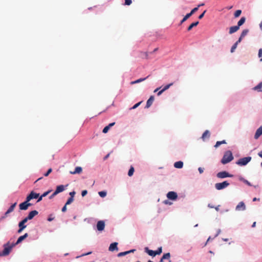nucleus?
<instances>
[{"instance_id":"37998d69","label":"nucleus","mask_w":262,"mask_h":262,"mask_svg":"<svg viewBox=\"0 0 262 262\" xmlns=\"http://www.w3.org/2000/svg\"><path fill=\"white\" fill-rule=\"evenodd\" d=\"M237 45L236 43H234L232 47H231V53H233L234 52L235 50L236 49V48H237Z\"/></svg>"},{"instance_id":"e2e57ef3","label":"nucleus","mask_w":262,"mask_h":262,"mask_svg":"<svg viewBox=\"0 0 262 262\" xmlns=\"http://www.w3.org/2000/svg\"><path fill=\"white\" fill-rule=\"evenodd\" d=\"M23 236L25 239L26 238H27L28 236V234L27 233H26L24 235H23Z\"/></svg>"},{"instance_id":"dca6fc26","label":"nucleus","mask_w":262,"mask_h":262,"mask_svg":"<svg viewBox=\"0 0 262 262\" xmlns=\"http://www.w3.org/2000/svg\"><path fill=\"white\" fill-rule=\"evenodd\" d=\"M65 189L64 186L62 185H60L59 186H57L56 187V189L55 190V194H58L60 192H62Z\"/></svg>"},{"instance_id":"7ed1b4c3","label":"nucleus","mask_w":262,"mask_h":262,"mask_svg":"<svg viewBox=\"0 0 262 262\" xmlns=\"http://www.w3.org/2000/svg\"><path fill=\"white\" fill-rule=\"evenodd\" d=\"M251 157H247L243 158H241L239 159L236 162V164L239 166H244L247 164L251 160Z\"/></svg>"},{"instance_id":"79ce46f5","label":"nucleus","mask_w":262,"mask_h":262,"mask_svg":"<svg viewBox=\"0 0 262 262\" xmlns=\"http://www.w3.org/2000/svg\"><path fill=\"white\" fill-rule=\"evenodd\" d=\"M110 127L108 126H106L103 129L102 132L104 134H106L108 132L110 129Z\"/></svg>"},{"instance_id":"a878e982","label":"nucleus","mask_w":262,"mask_h":262,"mask_svg":"<svg viewBox=\"0 0 262 262\" xmlns=\"http://www.w3.org/2000/svg\"><path fill=\"white\" fill-rule=\"evenodd\" d=\"M199 21H195L194 23H192L187 28V31H190L194 27H196L199 24Z\"/></svg>"},{"instance_id":"6e6552de","label":"nucleus","mask_w":262,"mask_h":262,"mask_svg":"<svg viewBox=\"0 0 262 262\" xmlns=\"http://www.w3.org/2000/svg\"><path fill=\"white\" fill-rule=\"evenodd\" d=\"M39 194L31 191V193L27 196V201H30L33 199H37L39 197Z\"/></svg>"},{"instance_id":"a19ab883","label":"nucleus","mask_w":262,"mask_h":262,"mask_svg":"<svg viewBox=\"0 0 262 262\" xmlns=\"http://www.w3.org/2000/svg\"><path fill=\"white\" fill-rule=\"evenodd\" d=\"M52 171V169L51 168H49L48 171H47V172H46L45 173H44V176L45 177H48L49 174Z\"/></svg>"},{"instance_id":"cd10ccee","label":"nucleus","mask_w":262,"mask_h":262,"mask_svg":"<svg viewBox=\"0 0 262 262\" xmlns=\"http://www.w3.org/2000/svg\"><path fill=\"white\" fill-rule=\"evenodd\" d=\"M226 140H222V141H217L216 142V144H215L214 145V147L215 148H217L219 146H220L221 144H226Z\"/></svg>"},{"instance_id":"0eeeda50","label":"nucleus","mask_w":262,"mask_h":262,"mask_svg":"<svg viewBox=\"0 0 262 262\" xmlns=\"http://www.w3.org/2000/svg\"><path fill=\"white\" fill-rule=\"evenodd\" d=\"M168 199L171 200H176L178 198L177 193L174 191H169L167 194Z\"/></svg>"},{"instance_id":"c9c22d12","label":"nucleus","mask_w":262,"mask_h":262,"mask_svg":"<svg viewBox=\"0 0 262 262\" xmlns=\"http://www.w3.org/2000/svg\"><path fill=\"white\" fill-rule=\"evenodd\" d=\"M162 252V247H159L157 250L155 251L156 255H160Z\"/></svg>"},{"instance_id":"bf43d9fd","label":"nucleus","mask_w":262,"mask_h":262,"mask_svg":"<svg viewBox=\"0 0 262 262\" xmlns=\"http://www.w3.org/2000/svg\"><path fill=\"white\" fill-rule=\"evenodd\" d=\"M57 194H55V191L54 192V193L49 197L50 199H52L54 196L57 195Z\"/></svg>"},{"instance_id":"2eb2a0df","label":"nucleus","mask_w":262,"mask_h":262,"mask_svg":"<svg viewBox=\"0 0 262 262\" xmlns=\"http://www.w3.org/2000/svg\"><path fill=\"white\" fill-rule=\"evenodd\" d=\"M38 214V212L36 210H33L29 212L28 215L27 216L28 219L30 220H32L35 215Z\"/></svg>"},{"instance_id":"c03bdc74","label":"nucleus","mask_w":262,"mask_h":262,"mask_svg":"<svg viewBox=\"0 0 262 262\" xmlns=\"http://www.w3.org/2000/svg\"><path fill=\"white\" fill-rule=\"evenodd\" d=\"M132 3V0H125L124 5L129 6Z\"/></svg>"},{"instance_id":"69168bd1","label":"nucleus","mask_w":262,"mask_h":262,"mask_svg":"<svg viewBox=\"0 0 262 262\" xmlns=\"http://www.w3.org/2000/svg\"><path fill=\"white\" fill-rule=\"evenodd\" d=\"M109 156H110V154H108L107 155H106L104 157V160H105L107 159L109 157Z\"/></svg>"},{"instance_id":"9d476101","label":"nucleus","mask_w":262,"mask_h":262,"mask_svg":"<svg viewBox=\"0 0 262 262\" xmlns=\"http://www.w3.org/2000/svg\"><path fill=\"white\" fill-rule=\"evenodd\" d=\"M105 227V223L103 221H99L97 223V229L99 231H102Z\"/></svg>"},{"instance_id":"412c9836","label":"nucleus","mask_w":262,"mask_h":262,"mask_svg":"<svg viewBox=\"0 0 262 262\" xmlns=\"http://www.w3.org/2000/svg\"><path fill=\"white\" fill-rule=\"evenodd\" d=\"M145 251L150 256H155L156 255L155 251L149 250L147 247L145 248Z\"/></svg>"},{"instance_id":"39448f33","label":"nucleus","mask_w":262,"mask_h":262,"mask_svg":"<svg viewBox=\"0 0 262 262\" xmlns=\"http://www.w3.org/2000/svg\"><path fill=\"white\" fill-rule=\"evenodd\" d=\"M29 201H26L23 203H21L19 204V209L22 210H26L29 206H30L32 204L29 203Z\"/></svg>"},{"instance_id":"864d4df0","label":"nucleus","mask_w":262,"mask_h":262,"mask_svg":"<svg viewBox=\"0 0 262 262\" xmlns=\"http://www.w3.org/2000/svg\"><path fill=\"white\" fill-rule=\"evenodd\" d=\"M243 38V37L240 36L238 40L235 43H236L237 45L239 42H241Z\"/></svg>"},{"instance_id":"7c9ffc66","label":"nucleus","mask_w":262,"mask_h":262,"mask_svg":"<svg viewBox=\"0 0 262 262\" xmlns=\"http://www.w3.org/2000/svg\"><path fill=\"white\" fill-rule=\"evenodd\" d=\"M190 14L187 13L181 21L180 24H182L184 21H185L187 19H188L191 16Z\"/></svg>"},{"instance_id":"423d86ee","label":"nucleus","mask_w":262,"mask_h":262,"mask_svg":"<svg viewBox=\"0 0 262 262\" xmlns=\"http://www.w3.org/2000/svg\"><path fill=\"white\" fill-rule=\"evenodd\" d=\"M216 176L217 178H222V179L227 178V177H233L232 175L229 174L228 172H227L225 171H221V172L217 173Z\"/></svg>"},{"instance_id":"473e14b6","label":"nucleus","mask_w":262,"mask_h":262,"mask_svg":"<svg viewBox=\"0 0 262 262\" xmlns=\"http://www.w3.org/2000/svg\"><path fill=\"white\" fill-rule=\"evenodd\" d=\"M248 32H249V30L248 29L244 30L242 31L240 36L244 38L248 34Z\"/></svg>"},{"instance_id":"e433bc0d","label":"nucleus","mask_w":262,"mask_h":262,"mask_svg":"<svg viewBox=\"0 0 262 262\" xmlns=\"http://www.w3.org/2000/svg\"><path fill=\"white\" fill-rule=\"evenodd\" d=\"M173 85V83H170L168 84H167L166 85H165L163 89H162L164 91H165L166 90H168L170 86H171V85Z\"/></svg>"},{"instance_id":"8fccbe9b","label":"nucleus","mask_w":262,"mask_h":262,"mask_svg":"<svg viewBox=\"0 0 262 262\" xmlns=\"http://www.w3.org/2000/svg\"><path fill=\"white\" fill-rule=\"evenodd\" d=\"M88 193V191L86 190H83L81 192V195L84 196Z\"/></svg>"},{"instance_id":"4c0bfd02","label":"nucleus","mask_w":262,"mask_h":262,"mask_svg":"<svg viewBox=\"0 0 262 262\" xmlns=\"http://www.w3.org/2000/svg\"><path fill=\"white\" fill-rule=\"evenodd\" d=\"M258 57L260 58V61H262V49H260L258 51Z\"/></svg>"},{"instance_id":"3c124183","label":"nucleus","mask_w":262,"mask_h":262,"mask_svg":"<svg viewBox=\"0 0 262 262\" xmlns=\"http://www.w3.org/2000/svg\"><path fill=\"white\" fill-rule=\"evenodd\" d=\"M75 192L74 191L70 192V195H71L70 198H73L74 195H75Z\"/></svg>"},{"instance_id":"49530a36","label":"nucleus","mask_w":262,"mask_h":262,"mask_svg":"<svg viewBox=\"0 0 262 262\" xmlns=\"http://www.w3.org/2000/svg\"><path fill=\"white\" fill-rule=\"evenodd\" d=\"M28 220H30L29 219H28V217L27 216L24 220H23L20 222L25 224V223H26Z\"/></svg>"},{"instance_id":"774afa93","label":"nucleus","mask_w":262,"mask_h":262,"mask_svg":"<svg viewBox=\"0 0 262 262\" xmlns=\"http://www.w3.org/2000/svg\"><path fill=\"white\" fill-rule=\"evenodd\" d=\"M259 27H260V29H261V30L262 31V21H261V23L259 24Z\"/></svg>"},{"instance_id":"f257e3e1","label":"nucleus","mask_w":262,"mask_h":262,"mask_svg":"<svg viewBox=\"0 0 262 262\" xmlns=\"http://www.w3.org/2000/svg\"><path fill=\"white\" fill-rule=\"evenodd\" d=\"M233 159V156L230 150H227L225 152L223 158L221 160V163L223 164H226L229 163Z\"/></svg>"},{"instance_id":"f8f14e48","label":"nucleus","mask_w":262,"mask_h":262,"mask_svg":"<svg viewBox=\"0 0 262 262\" xmlns=\"http://www.w3.org/2000/svg\"><path fill=\"white\" fill-rule=\"evenodd\" d=\"M118 243L114 242L113 243H112L108 248V250L110 251H118V248L117 247Z\"/></svg>"},{"instance_id":"6e6d98bb","label":"nucleus","mask_w":262,"mask_h":262,"mask_svg":"<svg viewBox=\"0 0 262 262\" xmlns=\"http://www.w3.org/2000/svg\"><path fill=\"white\" fill-rule=\"evenodd\" d=\"M198 170L200 173H202L204 171L203 168H202L201 167H199L198 168Z\"/></svg>"},{"instance_id":"ddd939ff","label":"nucleus","mask_w":262,"mask_h":262,"mask_svg":"<svg viewBox=\"0 0 262 262\" xmlns=\"http://www.w3.org/2000/svg\"><path fill=\"white\" fill-rule=\"evenodd\" d=\"M262 135V125L260 126L256 131L254 135V138L257 139Z\"/></svg>"},{"instance_id":"5fc2aeb1","label":"nucleus","mask_w":262,"mask_h":262,"mask_svg":"<svg viewBox=\"0 0 262 262\" xmlns=\"http://www.w3.org/2000/svg\"><path fill=\"white\" fill-rule=\"evenodd\" d=\"M50 191H47V192H44V193L41 195H42V197H45V196H47V195L48 194V193H49Z\"/></svg>"},{"instance_id":"13d9d810","label":"nucleus","mask_w":262,"mask_h":262,"mask_svg":"<svg viewBox=\"0 0 262 262\" xmlns=\"http://www.w3.org/2000/svg\"><path fill=\"white\" fill-rule=\"evenodd\" d=\"M164 91L162 89L161 91H159L157 95L158 96L161 95Z\"/></svg>"},{"instance_id":"1a4fd4ad","label":"nucleus","mask_w":262,"mask_h":262,"mask_svg":"<svg viewBox=\"0 0 262 262\" xmlns=\"http://www.w3.org/2000/svg\"><path fill=\"white\" fill-rule=\"evenodd\" d=\"M16 204H17V203H14V204H12V205L9 207V208L8 209V210L5 212V213L4 215L2 218V219H5V217H6L8 216V215L10 213L12 212L14 210V208H15V206H16Z\"/></svg>"},{"instance_id":"4d7b16f0","label":"nucleus","mask_w":262,"mask_h":262,"mask_svg":"<svg viewBox=\"0 0 262 262\" xmlns=\"http://www.w3.org/2000/svg\"><path fill=\"white\" fill-rule=\"evenodd\" d=\"M67 210V205H64L62 208V211L65 212Z\"/></svg>"},{"instance_id":"603ef678","label":"nucleus","mask_w":262,"mask_h":262,"mask_svg":"<svg viewBox=\"0 0 262 262\" xmlns=\"http://www.w3.org/2000/svg\"><path fill=\"white\" fill-rule=\"evenodd\" d=\"M244 182L247 185H249V186H252V185L251 184V183L247 180H244Z\"/></svg>"},{"instance_id":"4be33fe9","label":"nucleus","mask_w":262,"mask_h":262,"mask_svg":"<svg viewBox=\"0 0 262 262\" xmlns=\"http://www.w3.org/2000/svg\"><path fill=\"white\" fill-rule=\"evenodd\" d=\"M170 257V253H167L164 254L162 258H161L160 262H164V259H169Z\"/></svg>"},{"instance_id":"aec40b11","label":"nucleus","mask_w":262,"mask_h":262,"mask_svg":"<svg viewBox=\"0 0 262 262\" xmlns=\"http://www.w3.org/2000/svg\"><path fill=\"white\" fill-rule=\"evenodd\" d=\"M136 250L135 249H133V250H130L129 251H125V252H120L118 254L117 256L118 257H121V256H125L126 255H127V254H129L131 252H134Z\"/></svg>"},{"instance_id":"393cba45","label":"nucleus","mask_w":262,"mask_h":262,"mask_svg":"<svg viewBox=\"0 0 262 262\" xmlns=\"http://www.w3.org/2000/svg\"><path fill=\"white\" fill-rule=\"evenodd\" d=\"M210 137V133L209 130H206L204 132V133L203 134L202 138L203 140H205V139L206 138H209Z\"/></svg>"},{"instance_id":"680f3d73","label":"nucleus","mask_w":262,"mask_h":262,"mask_svg":"<svg viewBox=\"0 0 262 262\" xmlns=\"http://www.w3.org/2000/svg\"><path fill=\"white\" fill-rule=\"evenodd\" d=\"M258 155L262 158V151H260L258 153ZM261 166H262V162L261 163Z\"/></svg>"},{"instance_id":"052dcab7","label":"nucleus","mask_w":262,"mask_h":262,"mask_svg":"<svg viewBox=\"0 0 262 262\" xmlns=\"http://www.w3.org/2000/svg\"><path fill=\"white\" fill-rule=\"evenodd\" d=\"M115 124V122H113V123H110L107 126L111 128V127L114 126Z\"/></svg>"},{"instance_id":"72a5a7b5","label":"nucleus","mask_w":262,"mask_h":262,"mask_svg":"<svg viewBox=\"0 0 262 262\" xmlns=\"http://www.w3.org/2000/svg\"><path fill=\"white\" fill-rule=\"evenodd\" d=\"M241 13H242V11L241 10H236L234 14V17H238L241 14Z\"/></svg>"},{"instance_id":"b1692460","label":"nucleus","mask_w":262,"mask_h":262,"mask_svg":"<svg viewBox=\"0 0 262 262\" xmlns=\"http://www.w3.org/2000/svg\"><path fill=\"white\" fill-rule=\"evenodd\" d=\"M174 167L177 168H181L183 166V163L182 161H178L174 164Z\"/></svg>"},{"instance_id":"9b49d317","label":"nucleus","mask_w":262,"mask_h":262,"mask_svg":"<svg viewBox=\"0 0 262 262\" xmlns=\"http://www.w3.org/2000/svg\"><path fill=\"white\" fill-rule=\"evenodd\" d=\"M246 205L243 202H240L236 206L235 210L236 211H244L246 210Z\"/></svg>"},{"instance_id":"5701e85b","label":"nucleus","mask_w":262,"mask_h":262,"mask_svg":"<svg viewBox=\"0 0 262 262\" xmlns=\"http://www.w3.org/2000/svg\"><path fill=\"white\" fill-rule=\"evenodd\" d=\"M253 90L258 92H262V81L260 82L257 85L254 87Z\"/></svg>"},{"instance_id":"20e7f679","label":"nucleus","mask_w":262,"mask_h":262,"mask_svg":"<svg viewBox=\"0 0 262 262\" xmlns=\"http://www.w3.org/2000/svg\"><path fill=\"white\" fill-rule=\"evenodd\" d=\"M229 184H230L226 181L222 183H216L215 184V187L217 190H221L228 187Z\"/></svg>"},{"instance_id":"f704fd0d","label":"nucleus","mask_w":262,"mask_h":262,"mask_svg":"<svg viewBox=\"0 0 262 262\" xmlns=\"http://www.w3.org/2000/svg\"><path fill=\"white\" fill-rule=\"evenodd\" d=\"M98 193L99 195L102 198H104L106 195V192L104 191H100L98 192Z\"/></svg>"},{"instance_id":"de8ad7c7","label":"nucleus","mask_w":262,"mask_h":262,"mask_svg":"<svg viewBox=\"0 0 262 262\" xmlns=\"http://www.w3.org/2000/svg\"><path fill=\"white\" fill-rule=\"evenodd\" d=\"M206 10H205L201 15H200L199 16V19H202L204 17V14L206 13Z\"/></svg>"},{"instance_id":"bb28decb","label":"nucleus","mask_w":262,"mask_h":262,"mask_svg":"<svg viewBox=\"0 0 262 262\" xmlns=\"http://www.w3.org/2000/svg\"><path fill=\"white\" fill-rule=\"evenodd\" d=\"M246 21V18L245 17H242L240 20L237 23V26L239 27L243 25Z\"/></svg>"},{"instance_id":"58836bf2","label":"nucleus","mask_w":262,"mask_h":262,"mask_svg":"<svg viewBox=\"0 0 262 262\" xmlns=\"http://www.w3.org/2000/svg\"><path fill=\"white\" fill-rule=\"evenodd\" d=\"M73 201H74L73 198H69L68 201H67V202L66 203V205L70 204L72 202H73Z\"/></svg>"},{"instance_id":"a18cd8bd","label":"nucleus","mask_w":262,"mask_h":262,"mask_svg":"<svg viewBox=\"0 0 262 262\" xmlns=\"http://www.w3.org/2000/svg\"><path fill=\"white\" fill-rule=\"evenodd\" d=\"M142 103V101H140L137 103H136V104H135L132 108L131 109H135L138 106H139L140 104Z\"/></svg>"},{"instance_id":"2f4dec72","label":"nucleus","mask_w":262,"mask_h":262,"mask_svg":"<svg viewBox=\"0 0 262 262\" xmlns=\"http://www.w3.org/2000/svg\"><path fill=\"white\" fill-rule=\"evenodd\" d=\"M25 238L24 237L22 236H20L18 237V238L17 239L16 243L14 244V245H16L19 243H20L23 240H24Z\"/></svg>"},{"instance_id":"f03ea898","label":"nucleus","mask_w":262,"mask_h":262,"mask_svg":"<svg viewBox=\"0 0 262 262\" xmlns=\"http://www.w3.org/2000/svg\"><path fill=\"white\" fill-rule=\"evenodd\" d=\"M9 243H8L6 245H5L3 252H0V256L8 255L10 253L12 247L15 246L14 244H12L11 246H9Z\"/></svg>"},{"instance_id":"4468645a","label":"nucleus","mask_w":262,"mask_h":262,"mask_svg":"<svg viewBox=\"0 0 262 262\" xmlns=\"http://www.w3.org/2000/svg\"><path fill=\"white\" fill-rule=\"evenodd\" d=\"M155 99L154 96H151L147 100L145 107L149 108L152 104Z\"/></svg>"},{"instance_id":"ea45409f","label":"nucleus","mask_w":262,"mask_h":262,"mask_svg":"<svg viewBox=\"0 0 262 262\" xmlns=\"http://www.w3.org/2000/svg\"><path fill=\"white\" fill-rule=\"evenodd\" d=\"M198 7H195L193 8L189 14H190V15L191 16L192 14H193L195 12H196L198 10Z\"/></svg>"},{"instance_id":"0e129e2a","label":"nucleus","mask_w":262,"mask_h":262,"mask_svg":"<svg viewBox=\"0 0 262 262\" xmlns=\"http://www.w3.org/2000/svg\"><path fill=\"white\" fill-rule=\"evenodd\" d=\"M42 198H43V197L42 196V195H41L40 197H39V198H38V200H37V202H40V201H41V200H42Z\"/></svg>"},{"instance_id":"f3484780","label":"nucleus","mask_w":262,"mask_h":262,"mask_svg":"<svg viewBox=\"0 0 262 262\" xmlns=\"http://www.w3.org/2000/svg\"><path fill=\"white\" fill-rule=\"evenodd\" d=\"M82 171V169L81 167L78 166L76 167L75 169V170L73 171H71L70 173L72 174H75L76 173H80Z\"/></svg>"},{"instance_id":"338daca9","label":"nucleus","mask_w":262,"mask_h":262,"mask_svg":"<svg viewBox=\"0 0 262 262\" xmlns=\"http://www.w3.org/2000/svg\"><path fill=\"white\" fill-rule=\"evenodd\" d=\"M259 200H260L259 198H254L253 199V201L254 202V201H259Z\"/></svg>"},{"instance_id":"6ab92c4d","label":"nucleus","mask_w":262,"mask_h":262,"mask_svg":"<svg viewBox=\"0 0 262 262\" xmlns=\"http://www.w3.org/2000/svg\"><path fill=\"white\" fill-rule=\"evenodd\" d=\"M18 227H19V229L18 230L17 232L18 233H20L23 231V230L25 228H26L27 226L25 225L24 223L20 222L18 224Z\"/></svg>"},{"instance_id":"c85d7f7f","label":"nucleus","mask_w":262,"mask_h":262,"mask_svg":"<svg viewBox=\"0 0 262 262\" xmlns=\"http://www.w3.org/2000/svg\"><path fill=\"white\" fill-rule=\"evenodd\" d=\"M135 169L133 166H131L130 167V169H129V171L128 172V176L129 177H132L134 172Z\"/></svg>"},{"instance_id":"09e8293b","label":"nucleus","mask_w":262,"mask_h":262,"mask_svg":"<svg viewBox=\"0 0 262 262\" xmlns=\"http://www.w3.org/2000/svg\"><path fill=\"white\" fill-rule=\"evenodd\" d=\"M54 219V217L52 216V214H51V215L49 216V217H48V221H49V222H51V221H52Z\"/></svg>"},{"instance_id":"a211bd4d","label":"nucleus","mask_w":262,"mask_h":262,"mask_svg":"<svg viewBox=\"0 0 262 262\" xmlns=\"http://www.w3.org/2000/svg\"><path fill=\"white\" fill-rule=\"evenodd\" d=\"M239 28L237 26H234L231 27L229 29V33L230 34H231L236 32L237 31H238L239 30Z\"/></svg>"},{"instance_id":"c756f323","label":"nucleus","mask_w":262,"mask_h":262,"mask_svg":"<svg viewBox=\"0 0 262 262\" xmlns=\"http://www.w3.org/2000/svg\"><path fill=\"white\" fill-rule=\"evenodd\" d=\"M149 77V76H148L146 78H140V79H138L134 81H132L131 82L132 84H135V83H139L141 81H143L144 80H145L146 78H147L148 77Z\"/></svg>"}]
</instances>
